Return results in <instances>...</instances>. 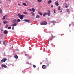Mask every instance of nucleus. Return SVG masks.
<instances>
[{"mask_svg":"<svg viewBox=\"0 0 74 74\" xmlns=\"http://www.w3.org/2000/svg\"><path fill=\"white\" fill-rule=\"evenodd\" d=\"M7 60V58H3L1 60V63H4V62H5Z\"/></svg>","mask_w":74,"mask_h":74,"instance_id":"1","label":"nucleus"},{"mask_svg":"<svg viewBox=\"0 0 74 74\" xmlns=\"http://www.w3.org/2000/svg\"><path fill=\"white\" fill-rule=\"evenodd\" d=\"M25 16V15H21V16H20L19 17L21 19V20H22V19H23L24 18L23 17Z\"/></svg>","mask_w":74,"mask_h":74,"instance_id":"2","label":"nucleus"},{"mask_svg":"<svg viewBox=\"0 0 74 74\" xmlns=\"http://www.w3.org/2000/svg\"><path fill=\"white\" fill-rule=\"evenodd\" d=\"M47 23L45 21L42 22L41 23V25H47Z\"/></svg>","mask_w":74,"mask_h":74,"instance_id":"3","label":"nucleus"},{"mask_svg":"<svg viewBox=\"0 0 74 74\" xmlns=\"http://www.w3.org/2000/svg\"><path fill=\"white\" fill-rule=\"evenodd\" d=\"M48 12L47 13V15L48 16H51V12H50V11L49 10H48Z\"/></svg>","mask_w":74,"mask_h":74,"instance_id":"4","label":"nucleus"},{"mask_svg":"<svg viewBox=\"0 0 74 74\" xmlns=\"http://www.w3.org/2000/svg\"><path fill=\"white\" fill-rule=\"evenodd\" d=\"M54 4L55 5H56L58 6L59 5V3H58V1H57L56 2H55Z\"/></svg>","mask_w":74,"mask_h":74,"instance_id":"5","label":"nucleus"},{"mask_svg":"<svg viewBox=\"0 0 74 74\" xmlns=\"http://www.w3.org/2000/svg\"><path fill=\"white\" fill-rule=\"evenodd\" d=\"M7 42L5 41H3V44H4V45H7Z\"/></svg>","mask_w":74,"mask_h":74,"instance_id":"6","label":"nucleus"},{"mask_svg":"<svg viewBox=\"0 0 74 74\" xmlns=\"http://www.w3.org/2000/svg\"><path fill=\"white\" fill-rule=\"evenodd\" d=\"M17 25V24L16 23H15L12 25L11 26H12V27L15 26H16Z\"/></svg>","mask_w":74,"mask_h":74,"instance_id":"7","label":"nucleus"},{"mask_svg":"<svg viewBox=\"0 0 74 74\" xmlns=\"http://www.w3.org/2000/svg\"><path fill=\"white\" fill-rule=\"evenodd\" d=\"M45 63H48V60L47 59H46L45 60Z\"/></svg>","mask_w":74,"mask_h":74,"instance_id":"8","label":"nucleus"},{"mask_svg":"<svg viewBox=\"0 0 74 74\" xmlns=\"http://www.w3.org/2000/svg\"><path fill=\"white\" fill-rule=\"evenodd\" d=\"M3 33L4 34H7V33H8V31L6 30H5L4 31Z\"/></svg>","mask_w":74,"mask_h":74,"instance_id":"9","label":"nucleus"},{"mask_svg":"<svg viewBox=\"0 0 74 74\" xmlns=\"http://www.w3.org/2000/svg\"><path fill=\"white\" fill-rule=\"evenodd\" d=\"M38 13L39 14V15H41V16H42V13L40 12H38Z\"/></svg>","mask_w":74,"mask_h":74,"instance_id":"10","label":"nucleus"},{"mask_svg":"<svg viewBox=\"0 0 74 74\" xmlns=\"http://www.w3.org/2000/svg\"><path fill=\"white\" fill-rule=\"evenodd\" d=\"M55 38V37H54V36H52L50 38V40L51 41H52V39H53V38Z\"/></svg>","mask_w":74,"mask_h":74,"instance_id":"11","label":"nucleus"},{"mask_svg":"<svg viewBox=\"0 0 74 74\" xmlns=\"http://www.w3.org/2000/svg\"><path fill=\"white\" fill-rule=\"evenodd\" d=\"M3 23H4V24H6V23H7V21H3Z\"/></svg>","mask_w":74,"mask_h":74,"instance_id":"12","label":"nucleus"},{"mask_svg":"<svg viewBox=\"0 0 74 74\" xmlns=\"http://www.w3.org/2000/svg\"><path fill=\"white\" fill-rule=\"evenodd\" d=\"M23 5H24V6H25L26 7H27V5L25 3H23Z\"/></svg>","mask_w":74,"mask_h":74,"instance_id":"13","label":"nucleus"},{"mask_svg":"<svg viewBox=\"0 0 74 74\" xmlns=\"http://www.w3.org/2000/svg\"><path fill=\"white\" fill-rule=\"evenodd\" d=\"M6 16H7V15H6L3 17L2 18L3 20H4V19H5V17H6Z\"/></svg>","mask_w":74,"mask_h":74,"instance_id":"14","label":"nucleus"},{"mask_svg":"<svg viewBox=\"0 0 74 74\" xmlns=\"http://www.w3.org/2000/svg\"><path fill=\"white\" fill-rule=\"evenodd\" d=\"M14 58H15V59H18V56H17V55H15V56H14Z\"/></svg>","mask_w":74,"mask_h":74,"instance_id":"15","label":"nucleus"},{"mask_svg":"<svg viewBox=\"0 0 74 74\" xmlns=\"http://www.w3.org/2000/svg\"><path fill=\"white\" fill-rule=\"evenodd\" d=\"M31 14H32V16H34V15H35V14L34 13V12H31Z\"/></svg>","mask_w":74,"mask_h":74,"instance_id":"16","label":"nucleus"},{"mask_svg":"<svg viewBox=\"0 0 74 74\" xmlns=\"http://www.w3.org/2000/svg\"><path fill=\"white\" fill-rule=\"evenodd\" d=\"M13 23H15L16 22V19H14L12 21Z\"/></svg>","mask_w":74,"mask_h":74,"instance_id":"17","label":"nucleus"},{"mask_svg":"<svg viewBox=\"0 0 74 74\" xmlns=\"http://www.w3.org/2000/svg\"><path fill=\"white\" fill-rule=\"evenodd\" d=\"M58 10L59 11H60V6H59L58 8Z\"/></svg>","mask_w":74,"mask_h":74,"instance_id":"18","label":"nucleus"},{"mask_svg":"<svg viewBox=\"0 0 74 74\" xmlns=\"http://www.w3.org/2000/svg\"><path fill=\"white\" fill-rule=\"evenodd\" d=\"M46 67V66H45V65H43L42 66V68H43V69H45V68Z\"/></svg>","mask_w":74,"mask_h":74,"instance_id":"19","label":"nucleus"},{"mask_svg":"<svg viewBox=\"0 0 74 74\" xmlns=\"http://www.w3.org/2000/svg\"><path fill=\"white\" fill-rule=\"evenodd\" d=\"M42 1V0H37V2H39L40 3H41Z\"/></svg>","mask_w":74,"mask_h":74,"instance_id":"20","label":"nucleus"},{"mask_svg":"<svg viewBox=\"0 0 74 74\" xmlns=\"http://www.w3.org/2000/svg\"><path fill=\"white\" fill-rule=\"evenodd\" d=\"M2 66L3 67H5V68H6L7 67V66L6 65H2Z\"/></svg>","mask_w":74,"mask_h":74,"instance_id":"21","label":"nucleus"},{"mask_svg":"<svg viewBox=\"0 0 74 74\" xmlns=\"http://www.w3.org/2000/svg\"><path fill=\"white\" fill-rule=\"evenodd\" d=\"M32 10L33 12H35V9L34 8H32Z\"/></svg>","mask_w":74,"mask_h":74,"instance_id":"22","label":"nucleus"},{"mask_svg":"<svg viewBox=\"0 0 74 74\" xmlns=\"http://www.w3.org/2000/svg\"><path fill=\"white\" fill-rule=\"evenodd\" d=\"M36 18H40V15H37L36 16Z\"/></svg>","mask_w":74,"mask_h":74,"instance_id":"23","label":"nucleus"},{"mask_svg":"<svg viewBox=\"0 0 74 74\" xmlns=\"http://www.w3.org/2000/svg\"><path fill=\"white\" fill-rule=\"evenodd\" d=\"M51 0H50L48 1V4H51Z\"/></svg>","mask_w":74,"mask_h":74,"instance_id":"24","label":"nucleus"},{"mask_svg":"<svg viewBox=\"0 0 74 74\" xmlns=\"http://www.w3.org/2000/svg\"><path fill=\"white\" fill-rule=\"evenodd\" d=\"M25 22H30V20H27L25 21Z\"/></svg>","mask_w":74,"mask_h":74,"instance_id":"25","label":"nucleus"},{"mask_svg":"<svg viewBox=\"0 0 74 74\" xmlns=\"http://www.w3.org/2000/svg\"><path fill=\"white\" fill-rule=\"evenodd\" d=\"M3 12V11H2V10L0 8V14H1Z\"/></svg>","mask_w":74,"mask_h":74,"instance_id":"26","label":"nucleus"},{"mask_svg":"<svg viewBox=\"0 0 74 74\" xmlns=\"http://www.w3.org/2000/svg\"><path fill=\"white\" fill-rule=\"evenodd\" d=\"M46 15H47V13L46 12L43 15V16H45Z\"/></svg>","mask_w":74,"mask_h":74,"instance_id":"27","label":"nucleus"},{"mask_svg":"<svg viewBox=\"0 0 74 74\" xmlns=\"http://www.w3.org/2000/svg\"><path fill=\"white\" fill-rule=\"evenodd\" d=\"M18 16H19V17H20V16H21V14H18Z\"/></svg>","mask_w":74,"mask_h":74,"instance_id":"28","label":"nucleus"},{"mask_svg":"<svg viewBox=\"0 0 74 74\" xmlns=\"http://www.w3.org/2000/svg\"><path fill=\"white\" fill-rule=\"evenodd\" d=\"M17 21L18 22H21V20H20V19H17Z\"/></svg>","mask_w":74,"mask_h":74,"instance_id":"29","label":"nucleus"},{"mask_svg":"<svg viewBox=\"0 0 74 74\" xmlns=\"http://www.w3.org/2000/svg\"><path fill=\"white\" fill-rule=\"evenodd\" d=\"M11 29V27H8V29Z\"/></svg>","mask_w":74,"mask_h":74,"instance_id":"30","label":"nucleus"},{"mask_svg":"<svg viewBox=\"0 0 74 74\" xmlns=\"http://www.w3.org/2000/svg\"><path fill=\"white\" fill-rule=\"evenodd\" d=\"M54 14H56V10H55V9H54Z\"/></svg>","mask_w":74,"mask_h":74,"instance_id":"31","label":"nucleus"},{"mask_svg":"<svg viewBox=\"0 0 74 74\" xmlns=\"http://www.w3.org/2000/svg\"><path fill=\"white\" fill-rule=\"evenodd\" d=\"M8 27V25H7L5 26V28H7Z\"/></svg>","mask_w":74,"mask_h":74,"instance_id":"32","label":"nucleus"},{"mask_svg":"<svg viewBox=\"0 0 74 74\" xmlns=\"http://www.w3.org/2000/svg\"><path fill=\"white\" fill-rule=\"evenodd\" d=\"M66 10L67 12H69V9H66Z\"/></svg>","mask_w":74,"mask_h":74,"instance_id":"33","label":"nucleus"},{"mask_svg":"<svg viewBox=\"0 0 74 74\" xmlns=\"http://www.w3.org/2000/svg\"><path fill=\"white\" fill-rule=\"evenodd\" d=\"M51 23H54L55 22V21H51Z\"/></svg>","mask_w":74,"mask_h":74,"instance_id":"34","label":"nucleus"},{"mask_svg":"<svg viewBox=\"0 0 74 74\" xmlns=\"http://www.w3.org/2000/svg\"><path fill=\"white\" fill-rule=\"evenodd\" d=\"M24 14H25V15H27V13L26 12H24Z\"/></svg>","mask_w":74,"mask_h":74,"instance_id":"35","label":"nucleus"},{"mask_svg":"<svg viewBox=\"0 0 74 74\" xmlns=\"http://www.w3.org/2000/svg\"><path fill=\"white\" fill-rule=\"evenodd\" d=\"M3 29H1V32H3Z\"/></svg>","mask_w":74,"mask_h":74,"instance_id":"36","label":"nucleus"},{"mask_svg":"<svg viewBox=\"0 0 74 74\" xmlns=\"http://www.w3.org/2000/svg\"><path fill=\"white\" fill-rule=\"evenodd\" d=\"M0 36L1 37H3V35H1Z\"/></svg>","mask_w":74,"mask_h":74,"instance_id":"37","label":"nucleus"},{"mask_svg":"<svg viewBox=\"0 0 74 74\" xmlns=\"http://www.w3.org/2000/svg\"><path fill=\"white\" fill-rule=\"evenodd\" d=\"M33 67H34V68L36 67V65H33Z\"/></svg>","mask_w":74,"mask_h":74,"instance_id":"38","label":"nucleus"},{"mask_svg":"<svg viewBox=\"0 0 74 74\" xmlns=\"http://www.w3.org/2000/svg\"><path fill=\"white\" fill-rule=\"evenodd\" d=\"M14 27H12V30H14Z\"/></svg>","mask_w":74,"mask_h":74,"instance_id":"39","label":"nucleus"},{"mask_svg":"<svg viewBox=\"0 0 74 74\" xmlns=\"http://www.w3.org/2000/svg\"><path fill=\"white\" fill-rule=\"evenodd\" d=\"M51 7H53V5H51Z\"/></svg>","mask_w":74,"mask_h":74,"instance_id":"40","label":"nucleus"},{"mask_svg":"<svg viewBox=\"0 0 74 74\" xmlns=\"http://www.w3.org/2000/svg\"><path fill=\"white\" fill-rule=\"evenodd\" d=\"M29 11H32V9H30Z\"/></svg>","mask_w":74,"mask_h":74,"instance_id":"41","label":"nucleus"},{"mask_svg":"<svg viewBox=\"0 0 74 74\" xmlns=\"http://www.w3.org/2000/svg\"><path fill=\"white\" fill-rule=\"evenodd\" d=\"M16 51H19V49H17V50H16Z\"/></svg>","mask_w":74,"mask_h":74,"instance_id":"42","label":"nucleus"},{"mask_svg":"<svg viewBox=\"0 0 74 74\" xmlns=\"http://www.w3.org/2000/svg\"><path fill=\"white\" fill-rule=\"evenodd\" d=\"M18 5H19V6L20 5L19 4V3L18 4Z\"/></svg>","mask_w":74,"mask_h":74,"instance_id":"43","label":"nucleus"},{"mask_svg":"<svg viewBox=\"0 0 74 74\" xmlns=\"http://www.w3.org/2000/svg\"><path fill=\"white\" fill-rule=\"evenodd\" d=\"M0 44H1V41H0Z\"/></svg>","mask_w":74,"mask_h":74,"instance_id":"44","label":"nucleus"},{"mask_svg":"<svg viewBox=\"0 0 74 74\" xmlns=\"http://www.w3.org/2000/svg\"><path fill=\"white\" fill-rule=\"evenodd\" d=\"M0 26H1V23H0Z\"/></svg>","mask_w":74,"mask_h":74,"instance_id":"45","label":"nucleus"},{"mask_svg":"<svg viewBox=\"0 0 74 74\" xmlns=\"http://www.w3.org/2000/svg\"><path fill=\"white\" fill-rule=\"evenodd\" d=\"M29 64H30V65L31 64V63H29Z\"/></svg>","mask_w":74,"mask_h":74,"instance_id":"46","label":"nucleus"},{"mask_svg":"<svg viewBox=\"0 0 74 74\" xmlns=\"http://www.w3.org/2000/svg\"><path fill=\"white\" fill-rule=\"evenodd\" d=\"M28 10H29V11H30V9H28Z\"/></svg>","mask_w":74,"mask_h":74,"instance_id":"47","label":"nucleus"},{"mask_svg":"<svg viewBox=\"0 0 74 74\" xmlns=\"http://www.w3.org/2000/svg\"><path fill=\"white\" fill-rule=\"evenodd\" d=\"M62 12V11H60V12Z\"/></svg>","mask_w":74,"mask_h":74,"instance_id":"48","label":"nucleus"},{"mask_svg":"<svg viewBox=\"0 0 74 74\" xmlns=\"http://www.w3.org/2000/svg\"><path fill=\"white\" fill-rule=\"evenodd\" d=\"M66 1H68V0H66Z\"/></svg>","mask_w":74,"mask_h":74,"instance_id":"49","label":"nucleus"},{"mask_svg":"<svg viewBox=\"0 0 74 74\" xmlns=\"http://www.w3.org/2000/svg\"><path fill=\"white\" fill-rule=\"evenodd\" d=\"M66 8H67V6H66Z\"/></svg>","mask_w":74,"mask_h":74,"instance_id":"50","label":"nucleus"},{"mask_svg":"<svg viewBox=\"0 0 74 74\" xmlns=\"http://www.w3.org/2000/svg\"><path fill=\"white\" fill-rule=\"evenodd\" d=\"M0 3H1V2H0Z\"/></svg>","mask_w":74,"mask_h":74,"instance_id":"51","label":"nucleus"}]
</instances>
